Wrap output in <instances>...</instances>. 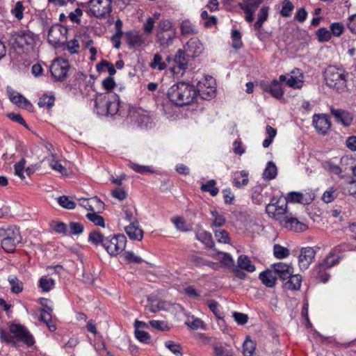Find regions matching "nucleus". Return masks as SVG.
<instances>
[{
    "label": "nucleus",
    "mask_w": 356,
    "mask_h": 356,
    "mask_svg": "<svg viewBox=\"0 0 356 356\" xmlns=\"http://www.w3.org/2000/svg\"><path fill=\"white\" fill-rule=\"evenodd\" d=\"M186 53L179 49L175 57V65L172 67V72L174 74H178L181 73V71L184 70L186 68L188 61L186 58Z\"/></svg>",
    "instance_id": "nucleus-22"
},
{
    "label": "nucleus",
    "mask_w": 356,
    "mask_h": 356,
    "mask_svg": "<svg viewBox=\"0 0 356 356\" xmlns=\"http://www.w3.org/2000/svg\"><path fill=\"white\" fill-rule=\"evenodd\" d=\"M232 46L234 49H240L242 47L241 35L238 31L234 30L232 32Z\"/></svg>",
    "instance_id": "nucleus-63"
},
{
    "label": "nucleus",
    "mask_w": 356,
    "mask_h": 356,
    "mask_svg": "<svg viewBox=\"0 0 356 356\" xmlns=\"http://www.w3.org/2000/svg\"><path fill=\"white\" fill-rule=\"evenodd\" d=\"M83 10L81 8H77L74 11L71 12L68 17L72 22L79 24L81 23V17L83 15Z\"/></svg>",
    "instance_id": "nucleus-64"
},
{
    "label": "nucleus",
    "mask_w": 356,
    "mask_h": 356,
    "mask_svg": "<svg viewBox=\"0 0 356 356\" xmlns=\"http://www.w3.org/2000/svg\"><path fill=\"white\" fill-rule=\"evenodd\" d=\"M184 51L187 57H195L202 51V45L197 38H191L184 46Z\"/></svg>",
    "instance_id": "nucleus-19"
},
{
    "label": "nucleus",
    "mask_w": 356,
    "mask_h": 356,
    "mask_svg": "<svg viewBox=\"0 0 356 356\" xmlns=\"http://www.w3.org/2000/svg\"><path fill=\"white\" fill-rule=\"evenodd\" d=\"M22 241H16L14 238H3L1 241V247L6 252H13L15 250L16 245Z\"/></svg>",
    "instance_id": "nucleus-38"
},
{
    "label": "nucleus",
    "mask_w": 356,
    "mask_h": 356,
    "mask_svg": "<svg viewBox=\"0 0 356 356\" xmlns=\"http://www.w3.org/2000/svg\"><path fill=\"white\" fill-rule=\"evenodd\" d=\"M316 35L320 42H326L331 38L332 33L325 28H321L317 31Z\"/></svg>",
    "instance_id": "nucleus-62"
},
{
    "label": "nucleus",
    "mask_w": 356,
    "mask_h": 356,
    "mask_svg": "<svg viewBox=\"0 0 356 356\" xmlns=\"http://www.w3.org/2000/svg\"><path fill=\"white\" fill-rule=\"evenodd\" d=\"M273 253L276 258L282 259L289 255V250L286 248L276 244L273 248Z\"/></svg>",
    "instance_id": "nucleus-51"
},
{
    "label": "nucleus",
    "mask_w": 356,
    "mask_h": 356,
    "mask_svg": "<svg viewBox=\"0 0 356 356\" xmlns=\"http://www.w3.org/2000/svg\"><path fill=\"white\" fill-rule=\"evenodd\" d=\"M196 238L204 244L207 248H211L213 247L214 243L212 238V235L211 233L205 230L199 229L196 232Z\"/></svg>",
    "instance_id": "nucleus-27"
},
{
    "label": "nucleus",
    "mask_w": 356,
    "mask_h": 356,
    "mask_svg": "<svg viewBox=\"0 0 356 356\" xmlns=\"http://www.w3.org/2000/svg\"><path fill=\"white\" fill-rule=\"evenodd\" d=\"M277 175V166L275 165V164L273 162L269 161L267 163L266 167L264 171L263 177L265 179L270 180V179L275 178Z\"/></svg>",
    "instance_id": "nucleus-36"
},
{
    "label": "nucleus",
    "mask_w": 356,
    "mask_h": 356,
    "mask_svg": "<svg viewBox=\"0 0 356 356\" xmlns=\"http://www.w3.org/2000/svg\"><path fill=\"white\" fill-rule=\"evenodd\" d=\"M67 29L60 25L52 26L48 32V41L54 47H60L66 39Z\"/></svg>",
    "instance_id": "nucleus-14"
},
{
    "label": "nucleus",
    "mask_w": 356,
    "mask_h": 356,
    "mask_svg": "<svg viewBox=\"0 0 356 356\" xmlns=\"http://www.w3.org/2000/svg\"><path fill=\"white\" fill-rule=\"evenodd\" d=\"M90 211L100 212L104 208V202L97 197L90 198Z\"/></svg>",
    "instance_id": "nucleus-52"
},
{
    "label": "nucleus",
    "mask_w": 356,
    "mask_h": 356,
    "mask_svg": "<svg viewBox=\"0 0 356 356\" xmlns=\"http://www.w3.org/2000/svg\"><path fill=\"white\" fill-rule=\"evenodd\" d=\"M294 6L289 0H284L281 10V15L283 17H288L291 15Z\"/></svg>",
    "instance_id": "nucleus-59"
},
{
    "label": "nucleus",
    "mask_w": 356,
    "mask_h": 356,
    "mask_svg": "<svg viewBox=\"0 0 356 356\" xmlns=\"http://www.w3.org/2000/svg\"><path fill=\"white\" fill-rule=\"evenodd\" d=\"M341 189L343 194L353 196L356 199V180L352 179L342 184Z\"/></svg>",
    "instance_id": "nucleus-32"
},
{
    "label": "nucleus",
    "mask_w": 356,
    "mask_h": 356,
    "mask_svg": "<svg viewBox=\"0 0 356 356\" xmlns=\"http://www.w3.org/2000/svg\"><path fill=\"white\" fill-rule=\"evenodd\" d=\"M126 243L127 238L124 235H114L106 238V241L104 242V248L110 255L115 256L124 250Z\"/></svg>",
    "instance_id": "nucleus-6"
},
{
    "label": "nucleus",
    "mask_w": 356,
    "mask_h": 356,
    "mask_svg": "<svg viewBox=\"0 0 356 356\" xmlns=\"http://www.w3.org/2000/svg\"><path fill=\"white\" fill-rule=\"evenodd\" d=\"M26 161L24 158H22L19 162L14 165V173L15 175L19 177L21 179H25L24 172H25V165Z\"/></svg>",
    "instance_id": "nucleus-48"
},
{
    "label": "nucleus",
    "mask_w": 356,
    "mask_h": 356,
    "mask_svg": "<svg viewBox=\"0 0 356 356\" xmlns=\"http://www.w3.org/2000/svg\"><path fill=\"white\" fill-rule=\"evenodd\" d=\"M55 285V280L47 277H42L39 280V286L44 292H48L53 289Z\"/></svg>",
    "instance_id": "nucleus-45"
},
{
    "label": "nucleus",
    "mask_w": 356,
    "mask_h": 356,
    "mask_svg": "<svg viewBox=\"0 0 356 356\" xmlns=\"http://www.w3.org/2000/svg\"><path fill=\"white\" fill-rule=\"evenodd\" d=\"M147 301L146 309L152 313H156L163 308V304L153 296H149Z\"/></svg>",
    "instance_id": "nucleus-35"
},
{
    "label": "nucleus",
    "mask_w": 356,
    "mask_h": 356,
    "mask_svg": "<svg viewBox=\"0 0 356 356\" xmlns=\"http://www.w3.org/2000/svg\"><path fill=\"white\" fill-rule=\"evenodd\" d=\"M196 95L197 91L193 86L186 82H179L172 86L168 92L169 99L180 106L192 103Z\"/></svg>",
    "instance_id": "nucleus-1"
},
{
    "label": "nucleus",
    "mask_w": 356,
    "mask_h": 356,
    "mask_svg": "<svg viewBox=\"0 0 356 356\" xmlns=\"http://www.w3.org/2000/svg\"><path fill=\"white\" fill-rule=\"evenodd\" d=\"M259 279L268 287H273L275 284L276 277L270 270L261 272L259 274Z\"/></svg>",
    "instance_id": "nucleus-31"
},
{
    "label": "nucleus",
    "mask_w": 356,
    "mask_h": 356,
    "mask_svg": "<svg viewBox=\"0 0 356 356\" xmlns=\"http://www.w3.org/2000/svg\"><path fill=\"white\" fill-rule=\"evenodd\" d=\"M149 67L152 69L162 71L166 68L167 65L163 61V58L159 54H155L152 62L149 63Z\"/></svg>",
    "instance_id": "nucleus-40"
},
{
    "label": "nucleus",
    "mask_w": 356,
    "mask_h": 356,
    "mask_svg": "<svg viewBox=\"0 0 356 356\" xmlns=\"http://www.w3.org/2000/svg\"><path fill=\"white\" fill-rule=\"evenodd\" d=\"M155 26V19L149 17L143 25V30L147 35H150L152 33Z\"/></svg>",
    "instance_id": "nucleus-61"
},
{
    "label": "nucleus",
    "mask_w": 356,
    "mask_h": 356,
    "mask_svg": "<svg viewBox=\"0 0 356 356\" xmlns=\"http://www.w3.org/2000/svg\"><path fill=\"white\" fill-rule=\"evenodd\" d=\"M211 214L212 216L213 227H220L225 225L226 219L222 213H219L218 211L213 210L211 211Z\"/></svg>",
    "instance_id": "nucleus-41"
},
{
    "label": "nucleus",
    "mask_w": 356,
    "mask_h": 356,
    "mask_svg": "<svg viewBox=\"0 0 356 356\" xmlns=\"http://www.w3.org/2000/svg\"><path fill=\"white\" fill-rule=\"evenodd\" d=\"M87 5V13L96 18L105 17L112 10V0H90Z\"/></svg>",
    "instance_id": "nucleus-5"
},
{
    "label": "nucleus",
    "mask_w": 356,
    "mask_h": 356,
    "mask_svg": "<svg viewBox=\"0 0 356 356\" xmlns=\"http://www.w3.org/2000/svg\"><path fill=\"white\" fill-rule=\"evenodd\" d=\"M10 333L17 340L23 342L28 346H31L35 343L33 335L23 325L19 324H13L10 327Z\"/></svg>",
    "instance_id": "nucleus-11"
},
{
    "label": "nucleus",
    "mask_w": 356,
    "mask_h": 356,
    "mask_svg": "<svg viewBox=\"0 0 356 356\" xmlns=\"http://www.w3.org/2000/svg\"><path fill=\"white\" fill-rule=\"evenodd\" d=\"M323 167L325 170H327V171L332 174L340 176L341 174L342 173L341 168L339 165L332 163L331 161L325 162L323 164Z\"/></svg>",
    "instance_id": "nucleus-57"
},
{
    "label": "nucleus",
    "mask_w": 356,
    "mask_h": 356,
    "mask_svg": "<svg viewBox=\"0 0 356 356\" xmlns=\"http://www.w3.org/2000/svg\"><path fill=\"white\" fill-rule=\"evenodd\" d=\"M237 263L239 268L245 270L248 272H254L255 270L254 265L245 255L239 256V257L238 258Z\"/></svg>",
    "instance_id": "nucleus-33"
},
{
    "label": "nucleus",
    "mask_w": 356,
    "mask_h": 356,
    "mask_svg": "<svg viewBox=\"0 0 356 356\" xmlns=\"http://www.w3.org/2000/svg\"><path fill=\"white\" fill-rule=\"evenodd\" d=\"M275 273L282 279L286 280L291 274L293 273L291 266L286 264L279 262L273 265Z\"/></svg>",
    "instance_id": "nucleus-26"
},
{
    "label": "nucleus",
    "mask_w": 356,
    "mask_h": 356,
    "mask_svg": "<svg viewBox=\"0 0 356 356\" xmlns=\"http://www.w3.org/2000/svg\"><path fill=\"white\" fill-rule=\"evenodd\" d=\"M280 225L287 229L295 232H305L308 226L303 222L300 221L297 218L293 217L291 213L282 221Z\"/></svg>",
    "instance_id": "nucleus-15"
},
{
    "label": "nucleus",
    "mask_w": 356,
    "mask_h": 356,
    "mask_svg": "<svg viewBox=\"0 0 356 356\" xmlns=\"http://www.w3.org/2000/svg\"><path fill=\"white\" fill-rule=\"evenodd\" d=\"M98 212H90L86 214V218L93 222L95 225L104 227V219L102 216H99Z\"/></svg>",
    "instance_id": "nucleus-50"
},
{
    "label": "nucleus",
    "mask_w": 356,
    "mask_h": 356,
    "mask_svg": "<svg viewBox=\"0 0 356 356\" xmlns=\"http://www.w3.org/2000/svg\"><path fill=\"white\" fill-rule=\"evenodd\" d=\"M315 250L311 247L304 248L301 250L298 257V264L302 270L307 269L315 257Z\"/></svg>",
    "instance_id": "nucleus-17"
},
{
    "label": "nucleus",
    "mask_w": 356,
    "mask_h": 356,
    "mask_svg": "<svg viewBox=\"0 0 356 356\" xmlns=\"http://www.w3.org/2000/svg\"><path fill=\"white\" fill-rule=\"evenodd\" d=\"M282 81H280V79L273 80L270 86H268V91L271 94V95L276 99H281L283 97L284 92L281 86Z\"/></svg>",
    "instance_id": "nucleus-30"
},
{
    "label": "nucleus",
    "mask_w": 356,
    "mask_h": 356,
    "mask_svg": "<svg viewBox=\"0 0 356 356\" xmlns=\"http://www.w3.org/2000/svg\"><path fill=\"white\" fill-rule=\"evenodd\" d=\"M349 74L342 68L329 66L325 71L326 84L337 92H343L347 88V79Z\"/></svg>",
    "instance_id": "nucleus-4"
},
{
    "label": "nucleus",
    "mask_w": 356,
    "mask_h": 356,
    "mask_svg": "<svg viewBox=\"0 0 356 356\" xmlns=\"http://www.w3.org/2000/svg\"><path fill=\"white\" fill-rule=\"evenodd\" d=\"M266 211L270 218L277 220L280 225L289 214L287 211V203L283 202L281 204L280 200L275 201V199H273L271 202L267 204Z\"/></svg>",
    "instance_id": "nucleus-8"
},
{
    "label": "nucleus",
    "mask_w": 356,
    "mask_h": 356,
    "mask_svg": "<svg viewBox=\"0 0 356 356\" xmlns=\"http://www.w3.org/2000/svg\"><path fill=\"white\" fill-rule=\"evenodd\" d=\"M10 100L19 107L26 108L31 106V103L22 95L17 92L13 90L11 88L7 89Z\"/></svg>",
    "instance_id": "nucleus-25"
},
{
    "label": "nucleus",
    "mask_w": 356,
    "mask_h": 356,
    "mask_svg": "<svg viewBox=\"0 0 356 356\" xmlns=\"http://www.w3.org/2000/svg\"><path fill=\"white\" fill-rule=\"evenodd\" d=\"M8 281L10 285V290L14 293H19L23 290V283L15 275L8 276Z\"/></svg>",
    "instance_id": "nucleus-34"
},
{
    "label": "nucleus",
    "mask_w": 356,
    "mask_h": 356,
    "mask_svg": "<svg viewBox=\"0 0 356 356\" xmlns=\"http://www.w3.org/2000/svg\"><path fill=\"white\" fill-rule=\"evenodd\" d=\"M95 105L97 108L104 107L108 115L115 114L119 108L118 96L115 94H105L99 95L95 99Z\"/></svg>",
    "instance_id": "nucleus-7"
},
{
    "label": "nucleus",
    "mask_w": 356,
    "mask_h": 356,
    "mask_svg": "<svg viewBox=\"0 0 356 356\" xmlns=\"http://www.w3.org/2000/svg\"><path fill=\"white\" fill-rule=\"evenodd\" d=\"M97 68L99 71L106 70L108 72L110 76L114 75L116 73L115 67L106 60H104L98 64L97 65Z\"/></svg>",
    "instance_id": "nucleus-56"
},
{
    "label": "nucleus",
    "mask_w": 356,
    "mask_h": 356,
    "mask_svg": "<svg viewBox=\"0 0 356 356\" xmlns=\"http://www.w3.org/2000/svg\"><path fill=\"white\" fill-rule=\"evenodd\" d=\"M127 44L131 47H140L147 44V39L138 32L130 31L126 33Z\"/></svg>",
    "instance_id": "nucleus-21"
},
{
    "label": "nucleus",
    "mask_w": 356,
    "mask_h": 356,
    "mask_svg": "<svg viewBox=\"0 0 356 356\" xmlns=\"http://www.w3.org/2000/svg\"><path fill=\"white\" fill-rule=\"evenodd\" d=\"M255 348V342L249 338H247L243 344V353L244 356H252Z\"/></svg>",
    "instance_id": "nucleus-46"
},
{
    "label": "nucleus",
    "mask_w": 356,
    "mask_h": 356,
    "mask_svg": "<svg viewBox=\"0 0 356 356\" xmlns=\"http://www.w3.org/2000/svg\"><path fill=\"white\" fill-rule=\"evenodd\" d=\"M263 0H244L240 3L241 8L245 14V19L251 22L254 19V14L258 6L262 3Z\"/></svg>",
    "instance_id": "nucleus-18"
},
{
    "label": "nucleus",
    "mask_w": 356,
    "mask_h": 356,
    "mask_svg": "<svg viewBox=\"0 0 356 356\" xmlns=\"http://www.w3.org/2000/svg\"><path fill=\"white\" fill-rule=\"evenodd\" d=\"M177 32L172 22L161 19L156 26L155 42L160 48L166 49L173 44Z\"/></svg>",
    "instance_id": "nucleus-2"
},
{
    "label": "nucleus",
    "mask_w": 356,
    "mask_h": 356,
    "mask_svg": "<svg viewBox=\"0 0 356 356\" xmlns=\"http://www.w3.org/2000/svg\"><path fill=\"white\" fill-rule=\"evenodd\" d=\"M47 160L51 169L60 172L63 175H67L66 168L61 164L59 160L56 159L55 154H51V155L47 158Z\"/></svg>",
    "instance_id": "nucleus-28"
},
{
    "label": "nucleus",
    "mask_w": 356,
    "mask_h": 356,
    "mask_svg": "<svg viewBox=\"0 0 356 356\" xmlns=\"http://www.w3.org/2000/svg\"><path fill=\"white\" fill-rule=\"evenodd\" d=\"M332 115L336 118L338 122H340L345 127H348L353 122L352 115L344 110L330 108Z\"/></svg>",
    "instance_id": "nucleus-23"
},
{
    "label": "nucleus",
    "mask_w": 356,
    "mask_h": 356,
    "mask_svg": "<svg viewBox=\"0 0 356 356\" xmlns=\"http://www.w3.org/2000/svg\"><path fill=\"white\" fill-rule=\"evenodd\" d=\"M58 202L62 207L67 209H74L76 206L75 202L65 195L60 196L58 200Z\"/></svg>",
    "instance_id": "nucleus-54"
},
{
    "label": "nucleus",
    "mask_w": 356,
    "mask_h": 356,
    "mask_svg": "<svg viewBox=\"0 0 356 356\" xmlns=\"http://www.w3.org/2000/svg\"><path fill=\"white\" fill-rule=\"evenodd\" d=\"M67 229H68V234H70V235L80 234L83 231V226L80 222H72L69 224Z\"/></svg>",
    "instance_id": "nucleus-53"
},
{
    "label": "nucleus",
    "mask_w": 356,
    "mask_h": 356,
    "mask_svg": "<svg viewBox=\"0 0 356 356\" xmlns=\"http://www.w3.org/2000/svg\"><path fill=\"white\" fill-rule=\"evenodd\" d=\"M280 81H285L286 84L294 89H300L304 83V74L298 68L293 69L288 76L282 74L279 76Z\"/></svg>",
    "instance_id": "nucleus-12"
},
{
    "label": "nucleus",
    "mask_w": 356,
    "mask_h": 356,
    "mask_svg": "<svg viewBox=\"0 0 356 356\" xmlns=\"http://www.w3.org/2000/svg\"><path fill=\"white\" fill-rule=\"evenodd\" d=\"M38 36L29 30H19L11 33L10 43L18 53L28 54L33 50Z\"/></svg>",
    "instance_id": "nucleus-3"
},
{
    "label": "nucleus",
    "mask_w": 356,
    "mask_h": 356,
    "mask_svg": "<svg viewBox=\"0 0 356 356\" xmlns=\"http://www.w3.org/2000/svg\"><path fill=\"white\" fill-rule=\"evenodd\" d=\"M216 88V81L212 76H206L197 84V90L204 99H210L215 97Z\"/></svg>",
    "instance_id": "nucleus-9"
},
{
    "label": "nucleus",
    "mask_w": 356,
    "mask_h": 356,
    "mask_svg": "<svg viewBox=\"0 0 356 356\" xmlns=\"http://www.w3.org/2000/svg\"><path fill=\"white\" fill-rule=\"evenodd\" d=\"M211 256L226 266H229L233 263L232 258L228 253L218 252L213 254Z\"/></svg>",
    "instance_id": "nucleus-42"
},
{
    "label": "nucleus",
    "mask_w": 356,
    "mask_h": 356,
    "mask_svg": "<svg viewBox=\"0 0 356 356\" xmlns=\"http://www.w3.org/2000/svg\"><path fill=\"white\" fill-rule=\"evenodd\" d=\"M69 69L68 62L62 58L54 60L50 67L52 76L57 81H63L67 76Z\"/></svg>",
    "instance_id": "nucleus-13"
},
{
    "label": "nucleus",
    "mask_w": 356,
    "mask_h": 356,
    "mask_svg": "<svg viewBox=\"0 0 356 356\" xmlns=\"http://www.w3.org/2000/svg\"><path fill=\"white\" fill-rule=\"evenodd\" d=\"M345 248L346 245L344 244L333 248L320 264V270L330 268L339 264L341 258V254L345 250Z\"/></svg>",
    "instance_id": "nucleus-10"
},
{
    "label": "nucleus",
    "mask_w": 356,
    "mask_h": 356,
    "mask_svg": "<svg viewBox=\"0 0 356 356\" xmlns=\"http://www.w3.org/2000/svg\"><path fill=\"white\" fill-rule=\"evenodd\" d=\"M165 346L176 356H182L181 348L178 343L172 341H167L165 342Z\"/></svg>",
    "instance_id": "nucleus-58"
},
{
    "label": "nucleus",
    "mask_w": 356,
    "mask_h": 356,
    "mask_svg": "<svg viewBox=\"0 0 356 356\" xmlns=\"http://www.w3.org/2000/svg\"><path fill=\"white\" fill-rule=\"evenodd\" d=\"M289 280L285 283V286L287 289L298 291L300 289L302 283V277L298 275L291 274L288 277Z\"/></svg>",
    "instance_id": "nucleus-29"
},
{
    "label": "nucleus",
    "mask_w": 356,
    "mask_h": 356,
    "mask_svg": "<svg viewBox=\"0 0 356 356\" xmlns=\"http://www.w3.org/2000/svg\"><path fill=\"white\" fill-rule=\"evenodd\" d=\"M312 123L316 130L321 134H327L331 127L330 119L325 114H315L313 116Z\"/></svg>",
    "instance_id": "nucleus-16"
},
{
    "label": "nucleus",
    "mask_w": 356,
    "mask_h": 356,
    "mask_svg": "<svg viewBox=\"0 0 356 356\" xmlns=\"http://www.w3.org/2000/svg\"><path fill=\"white\" fill-rule=\"evenodd\" d=\"M88 241L95 245L101 244L104 247V242L106 241V238L100 232L93 231L90 233Z\"/></svg>",
    "instance_id": "nucleus-47"
},
{
    "label": "nucleus",
    "mask_w": 356,
    "mask_h": 356,
    "mask_svg": "<svg viewBox=\"0 0 356 356\" xmlns=\"http://www.w3.org/2000/svg\"><path fill=\"white\" fill-rule=\"evenodd\" d=\"M216 181L214 179H211L205 184H202L201 190L203 192H208L212 196H216L218 193V188L216 186Z\"/></svg>",
    "instance_id": "nucleus-43"
},
{
    "label": "nucleus",
    "mask_w": 356,
    "mask_h": 356,
    "mask_svg": "<svg viewBox=\"0 0 356 356\" xmlns=\"http://www.w3.org/2000/svg\"><path fill=\"white\" fill-rule=\"evenodd\" d=\"M55 98L53 95H44L39 99L38 105L41 108H50L54 104Z\"/></svg>",
    "instance_id": "nucleus-49"
},
{
    "label": "nucleus",
    "mask_w": 356,
    "mask_h": 356,
    "mask_svg": "<svg viewBox=\"0 0 356 356\" xmlns=\"http://www.w3.org/2000/svg\"><path fill=\"white\" fill-rule=\"evenodd\" d=\"M234 176L232 183L236 187L241 188L248 184L247 173L244 170L235 173Z\"/></svg>",
    "instance_id": "nucleus-37"
},
{
    "label": "nucleus",
    "mask_w": 356,
    "mask_h": 356,
    "mask_svg": "<svg viewBox=\"0 0 356 356\" xmlns=\"http://www.w3.org/2000/svg\"><path fill=\"white\" fill-rule=\"evenodd\" d=\"M180 30L182 35H191L197 33L195 26L188 19H185L181 23Z\"/></svg>",
    "instance_id": "nucleus-39"
},
{
    "label": "nucleus",
    "mask_w": 356,
    "mask_h": 356,
    "mask_svg": "<svg viewBox=\"0 0 356 356\" xmlns=\"http://www.w3.org/2000/svg\"><path fill=\"white\" fill-rule=\"evenodd\" d=\"M125 232L131 240L140 241L143 238V230L140 227L137 220H134L127 226L125 227Z\"/></svg>",
    "instance_id": "nucleus-20"
},
{
    "label": "nucleus",
    "mask_w": 356,
    "mask_h": 356,
    "mask_svg": "<svg viewBox=\"0 0 356 356\" xmlns=\"http://www.w3.org/2000/svg\"><path fill=\"white\" fill-rule=\"evenodd\" d=\"M337 196L336 190L331 187L327 191H325L322 196V200L326 202L330 203L332 202Z\"/></svg>",
    "instance_id": "nucleus-60"
},
{
    "label": "nucleus",
    "mask_w": 356,
    "mask_h": 356,
    "mask_svg": "<svg viewBox=\"0 0 356 356\" xmlns=\"http://www.w3.org/2000/svg\"><path fill=\"white\" fill-rule=\"evenodd\" d=\"M0 237L3 238H14L16 241H22V236L18 228L13 225H6L0 227Z\"/></svg>",
    "instance_id": "nucleus-24"
},
{
    "label": "nucleus",
    "mask_w": 356,
    "mask_h": 356,
    "mask_svg": "<svg viewBox=\"0 0 356 356\" xmlns=\"http://www.w3.org/2000/svg\"><path fill=\"white\" fill-rule=\"evenodd\" d=\"M268 10L269 8L266 6H264L260 9L258 14L257 21L254 25L256 29H259L262 26L264 22L267 19L268 17Z\"/></svg>",
    "instance_id": "nucleus-44"
},
{
    "label": "nucleus",
    "mask_w": 356,
    "mask_h": 356,
    "mask_svg": "<svg viewBox=\"0 0 356 356\" xmlns=\"http://www.w3.org/2000/svg\"><path fill=\"white\" fill-rule=\"evenodd\" d=\"M24 10V8L22 5V3L21 1H17L15 3L14 8H12L11 13L17 19L21 20L23 18Z\"/></svg>",
    "instance_id": "nucleus-55"
}]
</instances>
